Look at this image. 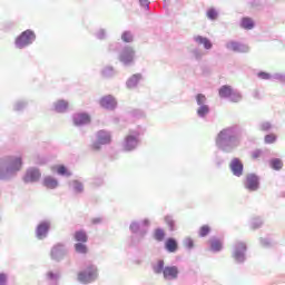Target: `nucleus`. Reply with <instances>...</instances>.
Wrapping results in <instances>:
<instances>
[{"label": "nucleus", "instance_id": "f257e3e1", "mask_svg": "<svg viewBox=\"0 0 285 285\" xmlns=\"http://www.w3.org/2000/svg\"><path fill=\"white\" fill-rule=\"evenodd\" d=\"M245 135L246 129L242 125H232L218 132L216 146L223 153H235Z\"/></svg>", "mask_w": 285, "mask_h": 285}, {"label": "nucleus", "instance_id": "f03ea898", "mask_svg": "<svg viewBox=\"0 0 285 285\" xmlns=\"http://www.w3.org/2000/svg\"><path fill=\"white\" fill-rule=\"evenodd\" d=\"M218 96L220 99L229 101V104H242L244 100V95L236 88H233L230 85H223L218 89Z\"/></svg>", "mask_w": 285, "mask_h": 285}, {"label": "nucleus", "instance_id": "7ed1b4c3", "mask_svg": "<svg viewBox=\"0 0 285 285\" xmlns=\"http://www.w3.org/2000/svg\"><path fill=\"white\" fill-rule=\"evenodd\" d=\"M247 253L248 245L245 242L237 240L232 247V259L234 263L242 266L243 264H246V259H248Z\"/></svg>", "mask_w": 285, "mask_h": 285}, {"label": "nucleus", "instance_id": "20e7f679", "mask_svg": "<svg viewBox=\"0 0 285 285\" xmlns=\"http://www.w3.org/2000/svg\"><path fill=\"white\" fill-rule=\"evenodd\" d=\"M1 170H7V173H17L21 170L23 163L21 157H9L6 160L0 161Z\"/></svg>", "mask_w": 285, "mask_h": 285}, {"label": "nucleus", "instance_id": "39448f33", "mask_svg": "<svg viewBox=\"0 0 285 285\" xmlns=\"http://www.w3.org/2000/svg\"><path fill=\"white\" fill-rule=\"evenodd\" d=\"M225 48H227L229 52H235L237 55H246L250 52V47H248V45L235 40L227 41Z\"/></svg>", "mask_w": 285, "mask_h": 285}, {"label": "nucleus", "instance_id": "423d86ee", "mask_svg": "<svg viewBox=\"0 0 285 285\" xmlns=\"http://www.w3.org/2000/svg\"><path fill=\"white\" fill-rule=\"evenodd\" d=\"M244 188L248 190V193H257L259 188V177L257 174H247L244 180Z\"/></svg>", "mask_w": 285, "mask_h": 285}, {"label": "nucleus", "instance_id": "0eeeda50", "mask_svg": "<svg viewBox=\"0 0 285 285\" xmlns=\"http://www.w3.org/2000/svg\"><path fill=\"white\" fill-rule=\"evenodd\" d=\"M97 279V267L90 265L85 272L78 273V281L82 284H90Z\"/></svg>", "mask_w": 285, "mask_h": 285}, {"label": "nucleus", "instance_id": "6e6552de", "mask_svg": "<svg viewBox=\"0 0 285 285\" xmlns=\"http://www.w3.org/2000/svg\"><path fill=\"white\" fill-rule=\"evenodd\" d=\"M35 39V32L27 30L17 38L16 46L17 48H26V46H30Z\"/></svg>", "mask_w": 285, "mask_h": 285}, {"label": "nucleus", "instance_id": "1a4fd4ad", "mask_svg": "<svg viewBox=\"0 0 285 285\" xmlns=\"http://www.w3.org/2000/svg\"><path fill=\"white\" fill-rule=\"evenodd\" d=\"M229 170L234 177H242L244 175V164L239 158H233L229 163Z\"/></svg>", "mask_w": 285, "mask_h": 285}, {"label": "nucleus", "instance_id": "9d476101", "mask_svg": "<svg viewBox=\"0 0 285 285\" xmlns=\"http://www.w3.org/2000/svg\"><path fill=\"white\" fill-rule=\"evenodd\" d=\"M134 59L135 50H132L130 47L125 48L119 56V60L125 65L132 63Z\"/></svg>", "mask_w": 285, "mask_h": 285}, {"label": "nucleus", "instance_id": "9b49d317", "mask_svg": "<svg viewBox=\"0 0 285 285\" xmlns=\"http://www.w3.org/2000/svg\"><path fill=\"white\" fill-rule=\"evenodd\" d=\"M39 179H41V171L37 168L29 169L24 175L26 184L39 181Z\"/></svg>", "mask_w": 285, "mask_h": 285}, {"label": "nucleus", "instance_id": "f8f14e48", "mask_svg": "<svg viewBox=\"0 0 285 285\" xmlns=\"http://www.w3.org/2000/svg\"><path fill=\"white\" fill-rule=\"evenodd\" d=\"M163 275L165 279H177L179 269L177 266H166L163 271Z\"/></svg>", "mask_w": 285, "mask_h": 285}, {"label": "nucleus", "instance_id": "ddd939ff", "mask_svg": "<svg viewBox=\"0 0 285 285\" xmlns=\"http://www.w3.org/2000/svg\"><path fill=\"white\" fill-rule=\"evenodd\" d=\"M100 106L107 110H112L117 106V100L112 96H105L100 99Z\"/></svg>", "mask_w": 285, "mask_h": 285}, {"label": "nucleus", "instance_id": "4468645a", "mask_svg": "<svg viewBox=\"0 0 285 285\" xmlns=\"http://www.w3.org/2000/svg\"><path fill=\"white\" fill-rule=\"evenodd\" d=\"M137 136H132V135H128L125 138V142H124V150L130 151V150H135V148H137Z\"/></svg>", "mask_w": 285, "mask_h": 285}, {"label": "nucleus", "instance_id": "2eb2a0df", "mask_svg": "<svg viewBox=\"0 0 285 285\" xmlns=\"http://www.w3.org/2000/svg\"><path fill=\"white\" fill-rule=\"evenodd\" d=\"M48 230H50V223L48 222H42L38 225L37 227V237L38 239H43L46 235H48Z\"/></svg>", "mask_w": 285, "mask_h": 285}, {"label": "nucleus", "instance_id": "dca6fc26", "mask_svg": "<svg viewBox=\"0 0 285 285\" xmlns=\"http://www.w3.org/2000/svg\"><path fill=\"white\" fill-rule=\"evenodd\" d=\"M242 30H253L255 28V20L250 17H243L239 21Z\"/></svg>", "mask_w": 285, "mask_h": 285}, {"label": "nucleus", "instance_id": "f3484780", "mask_svg": "<svg viewBox=\"0 0 285 285\" xmlns=\"http://www.w3.org/2000/svg\"><path fill=\"white\" fill-rule=\"evenodd\" d=\"M73 124L76 126H83L85 124H90V115H88V114H77L73 117Z\"/></svg>", "mask_w": 285, "mask_h": 285}, {"label": "nucleus", "instance_id": "a211bd4d", "mask_svg": "<svg viewBox=\"0 0 285 285\" xmlns=\"http://www.w3.org/2000/svg\"><path fill=\"white\" fill-rule=\"evenodd\" d=\"M66 255V249L63 248V245H56L51 249V257L52 259L59 261Z\"/></svg>", "mask_w": 285, "mask_h": 285}, {"label": "nucleus", "instance_id": "6ab92c4d", "mask_svg": "<svg viewBox=\"0 0 285 285\" xmlns=\"http://www.w3.org/2000/svg\"><path fill=\"white\" fill-rule=\"evenodd\" d=\"M165 248L166 250H168V253H177L179 245L177 244V240L175 238H168L165 242Z\"/></svg>", "mask_w": 285, "mask_h": 285}, {"label": "nucleus", "instance_id": "aec40b11", "mask_svg": "<svg viewBox=\"0 0 285 285\" xmlns=\"http://www.w3.org/2000/svg\"><path fill=\"white\" fill-rule=\"evenodd\" d=\"M51 170L55 173H58V175H62L66 177H70V171L68 170V168H66V166L63 165H55L51 167Z\"/></svg>", "mask_w": 285, "mask_h": 285}, {"label": "nucleus", "instance_id": "412c9836", "mask_svg": "<svg viewBox=\"0 0 285 285\" xmlns=\"http://www.w3.org/2000/svg\"><path fill=\"white\" fill-rule=\"evenodd\" d=\"M43 186L52 190L57 188V186H59V181H57V179H55L53 177L48 176L43 179Z\"/></svg>", "mask_w": 285, "mask_h": 285}, {"label": "nucleus", "instance_id": "4be33fe9", "mask_svg": "<svg viewBox=\"0 0 285 285\" xmlns=\"http://www.w3.org/2000/svg\"><path fill=\"white\" fill-rule=\"evenodd\" d=\"M195 41H196V43L204 46V48H206V50H210V48H213V43H210V40L207 38H204L202 36H197L195 38Z\"/></svg>", "mask_w": 285, "mask_h": 285}, {"label": "nucleus", "instance_id": "5701e85b", "mask_svg": "<svg viewBox=\"0 0 285 285\" xmlns=\"http://www.w3.org/2000/svg\"><path fill=\"white\" fill-rule=\"evenodd\" d=\"M98 141L99 144L106 145V144H110V141H112V138L110 137V134L106 131H99Z\"/></svg>", "mask_w": 285, "mask_h": 285}, {"label": "nucleus", "instance_id": "b1692460", "mask_svg": "<svg viewBox=\"0 0 285 285\" xmlns=\"http://www.w3.org/2000/svg\"><path fill=\"white\" fill-rule=\"evenodd\" d=\"M56 112H66L68 110V102L66 100H58L55 104Z\"/></svg>", "mask_w": 285, "mask_h": 285}, {"label": "nucleus", "instance_id": "393cba45", "mask_svg": "<svg viewBox=\"0 0 285 285\" xmlns=\"http://www.w3.org/2000/svg\"><path fill=\"white\" fill-rule=\"evenodd\" d=\"M76 242H81L82 244H86L88 242V234L83 230H78L73 235Z\"/></svg>", "mask_w": 285, "mask_h": 285}, {"label": "nucleus", "instance_id": "a878e982", "mask_svg": "<svg viewBox=\"0 0 285 285\" xmlns=\"http://www.w3.org/2000/svg\"><path fill=\"white\" fill-rule=\"evenodd\" d=\"M249 226L253 230H257V228H262V226H264V219L262 217L253 218Z\"/></svg>", "mask_w": 285, "mask_h": 285}, {"label": "nucleus", "instance_id": "bb28decb", "mask_svg": "<svg viewBox=\"0 0 285 285\" xmlns=\"http://www.w3.org/2000/svg\"><path fill=\"white\" fill-rule=\"evenodd\" d=\"M154 239H156V242H164V239H166V232L161 228H156L154 230Z\"/></svg>", "mask_w": 285, "mask_h": 285}, {"label": "nucleus", "instance_id": "cd10ccee", "mask_svg": "<svg viewBox=\"0 0 285 285\" xmlns=\"http://www.w3.org/2000/svg\"><path fill=\"white\" fill-rule=\"evenodd\" d=\"M139 79H141V75L137 73L134 75L128 81H127V87L128 88H135L137 83H139Z\"/></svg>", "mask_w": 285, "mask_h": 285}, {"label": "nucleus", "instance_id": "c85d7f7f", "mask_svg": "<svg viewBox=\"0 0 285 285\" xmlns=\"http://www.w3.org/2000/svg\"><path fill=\"white\" fill-rule=\"evenodd\" d=\"M271 166L273 170H282V168L284 167V163H282V159L279 158H274L271 160Z\"/></svg>", "mask_w": 285, "mask_h": 285}, {"label": "nucleus", "instance_id": "c756f323", "mask_svg": "<svg viewBox=\"0 0 285 285\" xmlns=\"http://www.w3.org/2000/svg\"><path fill=\"white\" fill-rule=\"evenodd\" d=\"M257 78L262 79L263 81H273V73L266 71H259L257 73Z\"/></svg>", "mask_w": 285, "mask_h": 285}, {"label": "nucleus", "instance_id": "7c9ffc66", "mask_svg": "<svg viewBox=\"0 0 285 285\" xmlns=\"http://www.w3.org/2000/svg\"><path fill=\"white\" fill-rule=\"evenodd\" d=\"M272 81H278V83H285V73L284 72L272 73Z\"/></svg>", "mask_w": 285, "mask_h": 285}, {"label": "nucleus", "instance_id": "2f4dec72", "mask_svg": "<svg viewBox=\"0 0 285 285\" xmlns=\"http://www.w3.org/2000/svg\"><path fill=\"white\" fill-rule=\"evenodd\" d=\"M259 244L263 248H271L273 246V239L271 237H261Z\"/></svg>", "mask_w": 285, "mask_h": 285}, {"label": "nucleus", "instance_id": "473e14b6", "mask_svg": "<svg viewBox=\"0 0 285 285\" xmlns=\"http://www.w3.org/2000/svg\"><path fill=\"white\" fill-rule=\"evenodd\" d=\"M224 250V238H215V253Z\"/></svg>", "mask_w": 285, "mask_h": 285}, {"label": "nucleus", "instance_id": "72a5a7b5", "mask_svg": "<svg viewBox=\"0 0 285 285\" xmlns=\"http://www.w3.org/2000/svg\"><path fill=\"white\" fill-rule=\"evenodd\" d=\"M75 248H76V252H78V253H80L82 255H86V253H88V247L85 244L77 243L75 245Z\"/></svg>", "mask_w": 285, "mask_h": 285}, {"label": "nucleus", "instance_id": "f704fd0d", "mask_svg": "<svg viewBox=\"0 0 285 285\" xmlns=\"http://www.w3.org/2000/svg\"><path fill=\"white\" fill-rule=\"evenodd\" d=\"M258 128L263 132H268V130H271V128H273V125L269 121H264V122L259 124Z\"/></svg>", "mask_w": 285, "mask_h": 285}, {"label": "nucleus", "instance_id": "c9c22d12", "mask_svg": "<svg viewBox=\"0 0 285 285\" xmlns=\"http://www.w3.org/2000/svg\"><path fill=\"white\" fill-rule=\"evenodd\" d=\"M265 144H275L277 141V135L275 134H267L264 138Z\"/></svg>", "mask_w": 285, "mask_h": 285}, {"label": "nucleus", "instance_id": "e433bc0d", "mask_svg": "<svg viewBox=\"0 0 285 285\" xmlns=\"http://www.w3.org/2000/svg\"><path fill=\"white\" fill-rule=\"evenodd\" d=\"M154 272L157 275H160V273H164V261H158L157 264L154 266Z\"/></svg>", "mask_w": 285, "mask_h": 285}, {"label": "nucleus", "instance_id": "4c0bfd02", "mask_svg": "<svg viewBox=\"0 0 285 285\" xmlns=\"http://www.w3.org/2000/svg\"><path fill=\"white\" fill-rule=\"evenodd\" d=\"M208 106L206 105H200V107L198 108L197 112L199 115V117H204L205 115H208Z\"/></svg>", "mask_w": 285, "mask_h": 285}, {"label": "nucleus", "instance_id": "58836bf2", "mask_svg": "<svg viewBox=\"0 0 285 285\" xmlns=\"http://www.w3.org/2000/svg\"><path fill=\"white\" fill-rule=\"evenodd\" d=\"M165 223L169 227V230H175V220H173V217L166 216L165 217Z\"/></svg>", "mask_w": 285, "mask_h": 285}, {"label": "nucleus", "instance_id": "ea45409f", "mask_svg": "<svg viewBox=\"0 0 285 285\" xmlns=\"http://www.w3.org/2000/svg\"><path fill=\"white\" fill-rule=\"evenodd\" d=\"M122 41H125V43H130V41H132V35L128 31H125L121 36Z\"/></svg>", "mask_w": 285, "mask_h": 285}, {"label": "nucleus", "instance_id": "a19ab883", "mask_svg": "<svg viewBox=\"0 0 285 285\" xmlns=\"http://www.w3.org/2000/svg\"><path fill=\"white\" fill-rule=\"evenodd\" d=\"M208 233H210V227H208L207 225H204L200 227V229H199L200 237H206V235H208Z\"/></svg>", "mask_w": 285, "mask_h": 285}, {"label": "nucleus", "instance_id": "79ce46f5", "mask_svg": "<svg viewBox=\"0 0 285 285\" xmlns=\"http://www.w3.org/2000/svg\"><path fill=\"white\" fill-rule=\"evenodd\" d=\"M75 193H83V185L77 180L73 181Z\"/></svg>", "mask_w": 285, "mask_h": 285}, {"label": "nucleus", "instance_id": "37998d69", "mask_svg": "<svg viewBox=\"0 0 285 285\" xmlns=\"http://www.w3.org/2000/svg\"><path fill=\"white\" fill-rule=\"evenodd\" d=\"M196 101H197L198 106H204V104H206V96L198 94L196 96Z\"/></svg>", "mask_w": 285, "mask_h": 285}, {"label": "nucleus", "instance_id": "c03bdc74", "mask_svg": "<svg viewBox=\"0 0 285 285\" xmlns=\"http://www.w3.org/2000/svg\"><path fill=\"white\" fill-rule=\"evenodd\" d=\"M184 244L186 248H193V246H195V243L191 240V238H186Z\"/></svg>", "mask_w": 285, "mask_h": 285}, {"label": "nucleus", "instance_id": "a18cd8bd", "mask_svg": "<svg viewBox=\"0 0 285 285\" xmlns=\"http://www.w3.org/2000/svg\"><path fill=\"white\" fill-rule=\"evenodd\" d=\"M101 146H104V144L99 142V140H98V142H94L91 145V150H100Z\"/></svg>", "mask_w": 285, "mask_h": 285}, {"label": "nucleus", "instance_id": "49530a36", "mask_svg": "<svg viewBox=\"0 0 285 285\" xmlns=\"http://www.w3.org/2000/svg\"><path fill=\"white\" fill-rule=\"evenodd\" d=\"M7 276L6 274H0V285H6Z\"/></svg>", "mask_w": 285, "mask_h": 285}, {"label": "nucleus", "instance_id": "de8ad7c7", "mask_svg": "<svg viewBox=\"0 0 285 285\" xmlns=\"http://www.w3.org/2000/svg\"><path fill=\"white\" fill-rule=\"evenodd\" d=\"M207 17H208V19H215V10L210 9V10L207 12Z\"/></svg>", "mask_w": 285, "mask_h": 285}, {"label": "nucleus", "instance_id": "09e8293b", "mask_svg": "<svg viewBox=\"0 0 285 285\" xmlns=\"http://www.w3.org/2000/svg\"><path fill=\"white\" fill-rule=\"evenodd\" d=\"M258 157H262V150H256L253 153V158L258 159Z\"/></svg>", "mask_w": 285, "mask_h": 285}, {"label": "nucleus", "instance_id": "8fccbe9b", "mask_svg": "<svg viewBox=\"0 0 285 285\" xmlns=\"http://www.w3.org/2000/svg\"><path fill=\"white\" fill-rule=\"evenodd\" d=\"M139 2H140V6H142V8H148V4H149L148 0H139Z\"/></svg>", "mask_w": 285, "mask_h": 285}, {"label": "nucleus", "instance_id": "3c124183", "mask_svg": "<svg viewBox=\"0 0 285 285\" xmlns=\"http://www.w3.org/2000/svg\"><path fill=\"white\" fill-rule=\"evenodd\" d=\"M48 276L50 277V279L55 278V274L49 273Z\"/></svg>", "mask_w": 285, "mask_h": 285}, {"label": "nucleus", "instance_id": "603ef678", "mask_svg": "<svg viewBox=\"0 0 285 285\" xmlns=\"http://www.w3.org/2000/svg\"><path fill=\"white\" fill-rule=\"evenodd\" d=\"M217 14H218L217 11H215V17H217Z\"/></svg>", "mask_w": 285, "mask_h": 285}]
</instances>
